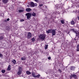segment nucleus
<instances>
[{
    "instance_id": "obj_1",
    "label": "nucleus",
    "mask_w": 79,
    "mask_h": 79,
    "mask_svg": "<svg viewBox=\"0 0 79 79\" xmlns=\"http://www.w3.org/2000/svg\"><path fill=\"white\" fill-rule=\"evenodd\" d=\"M26 15L27 16V19H30L31 18V16L35 17L36 16V14L34 12H33L32 14V13H28L26 14Z\"/></svg>"
},
{
    "instance_id": "obj_2",
    "label": "nucleus",
    "mask_w": 79,
    "mask_h": 79,
    "mask_svg": "<svg viewBox=\"0 0 79 79\" xmlns=\"http://www.w3.org/2000/svg\"><path fill=\"white\" fill-rule=\"evenodd\" d=\"M45 37H46V35L45 34L40 35L39 36V39L41 40H42V41L45 40Z\"/></svg>"
},
{
    "instance_id": "obj_3",
    "label": "nucleus",
    "mask_w": 79,
    "mask_h": 79,
    "mask_svg": "<svg viewBox=\"0 0 79 79\" xmlns=\"http://www.w3.org/2000/svg\"><path fill=\"white\" fill-rule=\"evenodd\" d=\"M31 74L32 75V76H33V77H37V78H39V77H40V74H38L37 75H35V73L34 72H32L31 73Z\"/></svg>"
},
{
    "instance_id": "obj_4",
    "label": "nucleus",
    "mask_w": 79,
    "mask_h": 79,
    "mask_svg": "<svg viewBox=\"0 0 79 79\" xmlns=\"http://www.w3.org/2000/svg\"><path fill=\"white\" fill-rule=\"evenodd\" d=\"M30 5L32 7H34V6H37V4L34 3L33 2H31L30 3Z\"/></svg>"
},
{
    "instance_id": "obj_5",
    "label": "nucleus",
    "mask_w": 79,
    "mask_h": 79,
    "mask_svg": "<svg viewBox=\"0 0 79 79\" xmlns=\"http://www.w3.org/2000/svg\"><path fill=\"white\" fill-rule=\"evenodd\" d=\"M51 33L52 34V35H56V30L53 29L51 31Z\"/></svg>"
},
{
    "instance_id": "obj_6",
    "label": "nucleus",
    "mask_w": 79,
    "mask_h": 79,
    "mask_svg": "<svg viewBox=\"0 0 79 79\" xmlns=\"http://www.w3.org/2000/svg\"><path fill=\"white\" fill-rule=\"evenodd\" d=\"M70 79H71L72 77H74V79H77V77L76 75L73 74V75H71V76H70Z\"/></svg>"
},
{
    "instance_id": "obj_7",
    "label": "nucleus",
    "mask_w": 79,
    "mask_h": 79,
    "mask_svg": "<svg viewBox=\"0 0 79 79\" xmlns=\"http://www.w3.org/2000/svg\"><path fill=\"white\" fill-rule=\"evenodd\" d=\"M32 37V34L30 32H28L27 38V39H30Z\"/></svg>"
},
{
    "instance_id": "obj_8",
    "label": "nucleus",
    "mask_w": 79,
    "mask_h": 79,
    "mask_svg": "<svg viewBox=\"0 0 79 79\" xmlns=\"http://www.w3.org/2000/svg\"><path fill=\"white\" fill-rule=\"evenodd\" d=\"M23 11H24V9L23 7H20L19 12V13H23Z\"/></svg>"
},
{
    "instance_id": "obj_9",
    "label": "nucleus",
    "mask_w": 79,
    "mask_h": 79,
    "mask_svg": "<svg viewBox=\"0 0 79 79\" xmlns=\"http://www.w3.org/2000/svg\"><path fill=\"white\" fill-rule=\"evenodd\" d=\"M27 59V57H26V56H24L23 57H21V60L23 61H25Z\"/></svg>"
},
{
    "instance_id": "obj_10",
    "label": "nucleus",
    "mask_w": 79,
    "mask_h": 79,
    "mask_svg": "<svg viewBox=\"0 0 79 79\" xmlns=\"http://www.w3.org/2000/svg\"><path fill=\"white\" fill-rule=\"evenodd\" d=\"M52 29H49L48 30H46V33L48 34H50V33H51L52 31Z\"/></svg>"
},
{
    "instance_id": "obj_11",
    "label": "nucleus",
    "mask_w": 79,
    "mask_h": 79,
    "mask_svg": "<svg viewBox=\"0 0 79 79\" xmlns=\"http://www.w3.org/2000/svg\"><path fill=\"white\" fill-rule=\"evenodd\" d=\"M11 61L12 63H13L14 64H15L16 63V61L15 59H13Z\"/></svg>"
},
{
    "instance_id": "obj_12",
    "label": "nucleus",
    "mask_w": 79,
    "mask_h": 79,
    "mask_svg": "<svg viewBox=\"0 0 79 79\" xmlns=\"http://www.w3.org/2000/svg\"><path fill=\"white\" fill-rule=\"evenodd\" d=\"M31 10L30 8H27L26 9V11L27 12H29L31 11Z\"/></svg>"
},
{
    "instance_id": "obj_13",
    "label": "nucleus",
    "mask_w": 79,
    "mask_h": 79,
    "mask_svg": "<svg viewBox=\"0 0 79 79\" xmlns=\"http://www.w3.org/2000/svg\"><path fill=\"white\" fill-rule=\"evenodd\" d=\"M75 69V67L74 66H71L70 67V70L72 71V70H74Z\"/></svg>"
},
{
    "instance_id": "obj_14",
    "label": "nucleus",
    "mask_w": 79,
    "mask_h": 79,
    "mask_svg": "<svg viewBox=\"0 0 79 79\" xmlns=\"http://www.w3.org/2000/svg\"><path fill=\"white\" fill-rule=\"evenodd\" d=\"M7 70L9 71H10V70H11V66L10 65H8V67L7 69Z\"/></svg>"
},
{
    "instance_id": "obj_15",
    "label": "nucleus",
    "mask_w": 79,
    "mask_h": 79,
    "mask_svg": "<svg viewBox=\"0 0 79 79\" xmlns=\"http://www.w3.org/2000/svg\"><path fill=\"white\" fill-rule=\"evenodd\" d=\"M9 0H2V2L3 3H8V1Z\"/></svg>"
},
{
    "instance_id": "obj_16",
    "label": "nucleus",
    "mask_w": 79,
    "mask_h": 79,
    "mask_svg": "<svg viewBox=\"0 0 79 79\" xmlns=\"http://www.w3.org/2000/svg\"><path fill=\"white\" fill-rule=\"evenodd\" d=\"M26 74L28 75H30V74H31V73L29 71H27L26 72Z\"/></svg>"
},
{
    "instance_id": "obj_17",
    "label": "nucleus",
    "mask_w": 79,
    "mask_h": 79,
    "mask_svg": "<svg viewBox=\"0 0 79 79\" xmlns=\"http://www.w3.org/2000/svg\"><path fill=\"white\" fill-rule=\"evenodd\" d=\"M64 19L60 20V22L62 24H64Z\"/></svg>"
},
{
    "instance_id": "obj_18",
    "label": "nucleus",
    "mask_w": 79,
    "mask_h": 79,
    "mask_svg": "<svg viewBox=\"0 0 79 79\" xmlns=\"http://www.w3.org/2000/svg\"><path fill=\"white\" fill-rule=\"evenodd\" d=\"M19 71H21L22 72V68L21 67H19Z\"/></svg>"
},
{
    "instance_id": "obj_19",
    "label": "nucleus",
    "mask_w": 79,
    "mask_h": 79,
    "mask_svg": "<svg viewBox=\"0 0 79 79\" xmlns=\"http://www.w3.org/2000/svg\"><path fill=\"white\" fill-rule=\"evenodd\" d=\"M4 39V37L2 35L0 36V40H3Z\"/></svg>"
},
{
    "instance_id": "obj_20",
    "label": "nucleus",
    "mask_w": 79,
    "mask_h": 79,
    "mask_svg": "<svg viewBox=\"0 0 79 79\" xmlns=\"http://www.w3.org/2000/svg\"><path fill=\"white\" fill-rule=\"evenodd\" d=\"M74 22V20H72L71 22V24H72V25H74L75 24Z\"/></svg>"
},
{
    "instance_id": "obj_21",
    "label": "nucleus",
    "mask_w": 79,
    "mask_h": 79,
    "mask_svg": "<svg viewBox=\"0 0 79 79\" xmlns=\"http://www.w3.org/2000/svg\"><path fill=\"white\" fill-rule=\"evenodd\" d=\"M58 71L60 73H62V70L61 69H58Z\"/></svg>"
},
{
    "instance_id": "obj_22",
    "label": "nucleus",
    "mask_w": 79,
    "mask_h": 79,
    "mask_svg": "<svg viewBox=\"0 0 79 79\" xmlns=\"http://www.w3.org/2000/svg\"><path fill=\"white\" fill-rule=\"evenodd\" d=\"M58 66L60 67L61 66V65H63V64H62V63H58Z\"/></svg>"
},
{
    "instance_id": "obj_23",
    "label": "nucleus",
    "mask_w": 79,
    "mask_h": 79,
    "mask_svg": "<svg viewBox=\"0 0 79 79\" xmlns=\"http://www.w3.org/2000/svg\"><path fill=\"white\" fill-rule=\"evenodd\" d=\"M22 72H21L20 71H19L18 73H17L18 75H20L21 74Z\"/></svg>"
},
{
    "instance_id": "obj_24",
    "label": "nucleus",
    "mask_w": 79,
    "mask_h": 79,
    "mask_svg": "<svg viewBox=\"0 0 79 79\" xmlns=\"http://www.w3.org/2000/svg\"><path fill=\"white\" fill-rule=\"evenodd\" d=\"M31 40H32V42H34V41L35 40V38L34 37L31 39Z\"/></svg>"
},
{
    "instance_id": "obj_25",
    "label": "nucleus",
    "mask_w": 79,
    "mask_h": 79,
    "mask_svg": "<svg viewBox=\"0 0 79 79\" xmlns=\"http://www.w3.org/2000/svg\"><path fill=\"white\" fill-rule=\"evenodd\" d=\"M1 72L2 73H5V70H1Z\"/></svg>"
},
{
    "instance_id": "obj_26",
    "label": "nucleus",
    "mask_w": 79,
    "mask_h": 79,
    "mask_svg": "<svg viewBox=\"0 0 79 79\" xmlns=\"http://www.w3.org/2000/svg\"><path fill=\"white\" fill-rule=\"evenodd\" d=\"M48 45H45V49H47L48 48Z\"/></svg>"
},
{
    "instance_id": "obj_27",
    "label": "nucleus",
    "mask_w": 79,
    "mask_h": 79,
    "mask_svg": "<svg viewBox=\"0 0 79 79\" xmlns=\"http://www.w3.org/2000/svg\"><path fill=\"white\" fill-rule=\"evenodd\" d=\"M43 6V4H40L39 5V7H41V6Z\"/></svg>"
},
{
    "instance_id": "obj_28",
    "label": "nucleus",
    "mask_w": 79,
    "mask_h": 79,
    "mask_svg": "<svg viewBox=\"0 0 79 79\" xmlns=\"http://www.w3.org/2000/svg\"><path fill=\"white\" fill-rule=\"evenodd\" d=\"M0 57H3V55L1 53H0Z\"/></svg>"
},
{
    "instance_id": "obj_29",
    "label": "nucleus",
    "mask_w": 79,
    "mask_h": 79,
    "mask_svg": "<svg viewBox=\"0 0 79 79\" xmlns=\"http://www.w3.org/2000/svg\"><path fill=\"white\" fill-rule=\"evenodd\" d=\"M1 15L2 17H4V14L3 13L1 14Z\"/></svg>"
},
{
    "instance_id": "obj_30",
    "label": "nucleus",
    "mask_w": 79,
    "mask_h": 79,
    "mask_svg": "<svg viewBox=\"0 0 79 79\" xmlns=\"http://www.w3.org/2000/svg\"><path fill=\"white\" fill-rule=\"evenodd\" d=\"M76 51L77 52H79V48H77Z\"/></svg>"
},
{
    "instance_id": "obj_31",
    "label": "nucleus",
    "mask_w": 79,
    "mask_h": 79,
    "mask_svg": "<svg viewBox=\"0 0 79 79\" xmlns=\"http://www.w3.org/2000/svg\"><path fill=\"white\" fill-rule=\"evenodd\" d=\"M48 60H50L51 59V57L50 56L48 57Z\"/></svg>"
},
{
    "instance_id": "obj_32",
    "label": "nucleus",
    "mask_w": 79,
    "mask_h": 79,
    "mask_svg": "<svg viewBox=\"0 0 79 79\" xmlns=\"http://www.w3.org/2000/svg\"><path fill=\"white\" fill-rule=\"evenodd\" d=\"M77 48H79V44L77 45Z\"/></svg>"
},
{
    "instance_id": "obj_33",
    "label": "nucleus",
    "mask_w": 79,
    "mask_h": 79,
    "mask_svg": "<svg viewBox=\"0 0 79 79\" xmlns=\"http://www.w3.org/2000/svg\"><path fill=\"white\" fill-rule=\"evenodd\" d=\"M78 35H78V34L77 33H76V36H78Z\"/></svg>"
},
{
    "instance_id": "obj_34",
    "label": "nucleus",
    "mask_w": 79,
    "mask_h": 79,
    "mask_svg": "<svg viewBox=\"0 0 79 79\" xmlns=\"http://www.w3.org/2000/svg\"><path fill=\"white\" fill-rule=\"evenodd\" d=\"M24 21V19H21V22Z\"/></svg>"
},
{
    "instance_id": "obj_35",
    "label": "nucleus",
    "mask_w": 79,
    "mask_h": 79,
    "mask_svg": "<svg viewBox=\"0 0 79 79\" xmlns=\"http://www.w3.org/2000/svg\"><path fill=\"white\" fill-rule=\"evenodd\" d=\"M4 22H5L6 23V22H7V20L5 19V20H4Z\"/></svg>"
},
{
    "instance_id": "obj_36",
    "label": "nucleus",
    "mask_w": 79,
    "mask_h": 79,
    "mask_svg": "<svg viewBox=\"0 0 79 79\" xmlns=\"http://www.w3.org/2000/svg\"><path fill=\"white\" fill-rule=\"evenodd\" d=\"M10 21V19H9V18H8V19H7V21Z\"/></svg>"
},
{
    "instance_id": "obj_37",
    "label": "nucleus",
    "mask_w": 79,
    "mask_h": 79,
    "mask_svg": "<svg viewBox=\"0 0 79 79\" xmlns=\"http://www.w3.org/2000/svg\"><path fill=\"white\" fill-rule=\"evenodd\" d=\"M59 26H61V23H59Z\"/></svg>"
},
{
    "instance_id": "obj_38",
    "label": "nucleus",
    "mask_w": 79,
    "mask_h": 79,
    "mask_svg": "<svg viewBox=\"0 0 79 79\" xmlns=\"http://www.w3.org/2000/svg\"><path fill=\"white\" fill-rule=\"evenodd\" d=\"M27 6L28 8H29V7H30V6H29V5H27Z\"/></svg>"
},
{
    "instance_id": "obj_39",
    "label": "nucleus",
    "mask_w": 79,
    "mask_h": 79,
    "mask_svg": "<svg viewBox=\"0 0 79 79\" xmlns=\"http://www.w3.org/2000/svg\"><path fill=\"white\" fill-rule=\"evenodd\" d=\"M41 52H42V53H44V51H42Z\"/></svg>"
},
{
    "instance_id": "obj_40",
    "label": "nucleus",
    "mask_w": 79,
    "mask_h": 79,
    "mask_svg": "<svg viewBox=\"0 0 79 79\" xmlns=\"http://www.w3.org/2000/svg\"><path fill=\"white\" fill-rule=\"evenodd\" d=\"M35 0V1H37V0Z\"/></svg>"
},
{
    "instance_id": "obj_41",
    "label": "nucleus",
    "mask_w": 79,
    "mask_h": 79,
    "mask_svg": "<svg viewBox=\"0 0 79 79\" xmlns=\"http://www.w3.org/2000/svg\"><path fill=\"white\" fill-rule=\"evenodd\" d=\"M78 13H79V11H78Z\"/></svg>"
},
{
    "instance_id": "obj_42",
    "label": "nucleus",
    "mask_w": 79,
    "mask_h": 79,
    "mask_svg": "<svg viewBox=\"0 0 79 79\" xmlns=\"http://www.w3.org/2000/svg\"><path fill=\"white\" fill-rule=\"evenodd\" d=\"M55 79H57V78H55Z\"/></svg>"
},
{
    "instance_id": "obj_43",
    "label": "nucleus",
    "mask_w": 79,
    "mask_h": 79,
    "mask_svg": "<svg viewBox=\"0 0 79 79\" xmlns=\"http://www.w3.org/2000/svg\"><path fill=\"white\" fill-rule=\"evenodd\" d=\"M1 1V0H0V2Z\"/></svg>"
}]
</instances>
